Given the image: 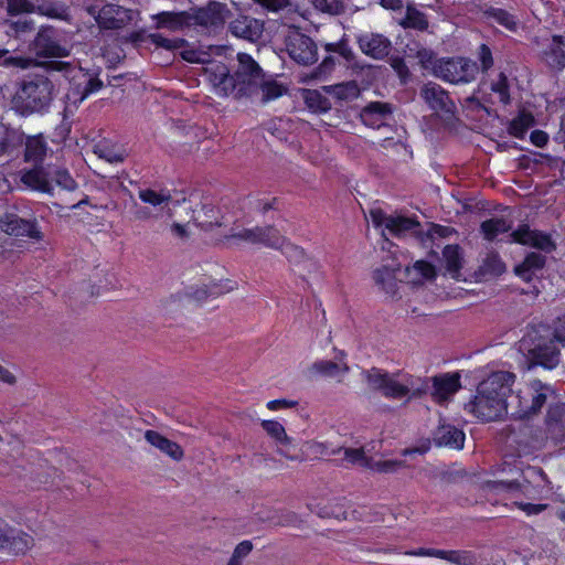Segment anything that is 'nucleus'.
Masks as SVG:
<instances>
[{
	"mask_svg": "<svg viewBox=\"0 0 565 565\" xmlns=\"http://www.w3.org/2000/svg\"><path fill=\"white\" fill-rule=\"evenodd\" d=\"M491 89L499 94L502 104L507 105L510 103L508 78L503 73H500L499 81L491 85Z\"/></svg>",
	"mask_w": 565,
	"mask_h": 565,
	"instance_id": "nucleus-56",
	"label": "nucleus"
},
{
	"mask_svg": "<svg viewBox=\"0 0 565 565\" xmlns=\"http://www.w3.org/2000/svg\"><path fill=\"white\" fill-rule=\"evenodd\" d=\"M259 92L262 93V103H267L282 96L284 93H286V88L275 79L268 78L266 74H264L262 84L259 85Z\"/></svg>",
	"mask_w": 565,
	"mask_h": 565,
	"instance_id": "nucleus-42",
	"label": "nucleus"
},
{
	"mask_svg": "<svg viewBox=\"0 0 565 565\" xmlns=\"http://www.w3.org/2000/svg\"><path fill=\"white\" fill-rule=\"evenodd\" d=\"M393 108L388 103L371 102L362 108L360 117L365 126L379 129L392 117Z\"/></svg>",
	"mask_w": 565,
	"mask_h": 565,
	"instance_id": "nucleus-22",
	"label": "nucleus"
},
{
	"mask_svg": "<svg viewBox=\"0 0 565 565\" xmlns=\"http://www.w3.org/2000/svg\"><path fill=\"white\" fill-rule=\"evenodd\" d=\"M545 265V256L540 253H530L524 260L514 267L516 276L524 281L530 282L535 276L536 270H540Z\"/></svg>",
	"mask_w": 565,
	"mask_h": 565,
	"instance_id": "nucleus-31",
	"label": "nucleus"
},
{
	"mask_svg": "<svg viewBox=\"0 0 565 565\" xmlns=\"http://www.w3.org/2000/svg\"><path fill=\"white\" fill-rule=\"evenodd\" d=\"M46 152V143L42 136L29 137L25 142L24 159L25 161L39 162Z\"/></svg>",
	"mask_w": 565,
	"mask_h": 565,
	"instance_id": "nucleus-39",
	"label": "nucleus"
},
{
	"mask_svg": "<svg viewBox=\"0 0 565 565\" xmlns=\"http://www.w3.org/2000/svg\"><path fill=\"white\" fill-rule=\"evenodd\" d=\"M431 396L437 403L449 399L460 388V375L458 373H445L431 377Z\"/></svg>",
	"mask_w": 565,
	"mask_h": 565,
	"instance_id": "nucleus-23",
	"label": "nucleus"
},
{
	"mask_svg": "<svg viewBox=\"0 0 565 565\" xmlns=\"http://www.w3.org/2000/svg\"><path fill=\"white\" fill-rule=\"evenodd\" d=\"M404 466L402 460H373L370 459L369 469L380 473H392Z\"/></svg>",
	"mask_w": 565,
	"mask_h": 565,
	"instance_id": "nucleus-53",
	"label": "nucleus"
},
{
	"mask_svg": "<svg viewBox=\"0 0 565 565\" xmlns=\"http://www.w3.org/2000/svg\"><path fill=\"white\" fill-rule=\"evenodd\" d=\"M9 54L8 50L0 49V65L2 66H13L22 70H26L32 65L41 66L46 72H60L67 73L72 70V64L63 61H46V62H36L31 57L23 56H7Z\"/></svg>",
	"mask_w": 565,
	"mask_h": 565,
	"instance_id": "nucleus-18",
	"label": "nucleus"
},
{
	"mask_svg": "<svg viewBox=\"0 0 565 565\" xmlns=\"http://www.w3.org/2000/svg\"><path fill=\"white\" fill-rule=\"evenodd\" d=\"M265 22L249 15L239 14L228 24L232 35L252 43L260 40L264 33Z\"/></svg>",
	"mask_w": 565,
	"mask_h": 565,
	"instance_id": "nucleus-19",
	"label": "nucleus"
},
{
	"mask_svg": "<svg viewBox=\"0 0 565 565\" xmlns=\"http://www.w3.org/2000/svg\"><path fill=\"white\" fill-rule=\"evenodd\" d=\"M557 398L553 386L540 380L530 382L527 387L519 391L511 399L510 417L525 419L539 415L544 405Z\"/></svg>",
	"mask_w": 565,
	"mask_h": 565,
	"instance_id": "nucleus-6",
	"label": "nucleus"
},
{
	"mask_svg": "<svg viewBox=\"0 0 565 565\" xmlns=\"http://www.w3.org/2000/svg\"><path fill=\"white\" fill-rule=\"evenodd\" d=\"M515 377L510 371L491 372L478 384L473 399L465 405V409L483 422L510 416Z\"/></svg>",
	"mask_w": 565,
	"mask_h": 565,
	"instance_id": "nucleus-1",
	"label": "nucleus"
},
{
	"mask_svg": "<svg viewBox=\"0 0 565 565\" xmlns=\"http://www.w3.org/2000/svg\"><path fill=\"white\" fill-rule=\"evenodd\" d=\"M138 195L142 202L151 204L152 206H161L162 210L168 207V214L169 216H172L171 209L169 207V204L172 202V198L169 192H157L152 189H142L139 191Z\"/></svg>",
	"mask_w": 565,
	"mask_h": 565,
	"instance_id": "nucleus-35",
	"label": "nucleus"
},
{
	"mask_svg": "<svg viewBox=\"0 0 565 565\" xmlns=\"http://www.w3.org/2000/svg\"><path fill=\"white\" fill-rule=\"evenodd\" d=\"M0 228L11 236H26L35 241H40L43 237L36 220H25L15 213L3 214L0 217Z\"/></svg>",
	"mask_w": 565,
	"mask_h": 565,
	"instance_id": "nucleus-14",
	"label": "nucleus"
},
{
	"mask_svg": "<svg viewBox=\"0 0 565 565\" xmlns=\"http://www.w3.org/2000/svg\"><path fill=\"white\" fill-rule=\"evenodd\" d=\"M286 51L291 60L300 65H311L318 61V47L315 41L298 29L288 32L285 39Z\"/></svg>",
	"mask_w": 565,
	"mask_h": 565,
	"instance_id": "nucleus-10",
	"label": "nucleus"
},
{
	"mask_svg": "<svg viewBox=\"0 0 565 565\" xmlns=\"http://www.w3.org/2000/svg\"><path fill=\"white\" fill-rule=\"evenodd\" d=\"M181 57L189 63H206L209 55L205 52L189 49L180 52Z\"/></svg>",
	"mask_w": 565,
	"mask_h": 565,
	"instance_id": "nucleus-59",
	"label": "nucleus"
},
{
	"mask_svg": "<svg viewBox=\"0 0 565 565\" xmlns=\"http://www.w3.org/2000/svg\"><path fill=\"white\" fill-rule=\"evenodd\" d=\"M7 12L9 15L35 12L34 2L30 0H7Z\"/></svg>",
	"mask_w": 565,
	"mask_h": 565,
	"instance_id": "nucleus-54",
	"label": "nucleus"
},
{
	"mask_svg": "<svg viewBox=\"0 0 565 565\" xmlns=\"http://www.w3.org/2000/svg\"><path fill=\"white\" fill-rule=\"evenodd\" d=\"M33 545V537L28 533L9 526L0 519V550L13 554H24Z\"/></svg>",
	"mask_w": 565,
	"mask_h": 565,
	"instance_id": "nucleus-17",
	"label": "nucleus"
},
{
	"mask_svg": "<svg viewBox=\"0 0 565 565\" xmlns=\"http://www.w3.org/2000/svg\"><path fill=\"white\" fill-rule=\"evenodd\" d=\"M419 94L429 108L444 119L451 120L456 117V104L440 85L428 82L420 88Z\"/></svg>",
	"mask_w": 565,
	"mask_h": 565,
	"instance_id": "nucleus-12",
	"label": "nucleus"
},
{
	"mask_svg": "<svg viewBox=\"0 0 565 565\" xmlns=\"http://www.w3.org/2000/svg\"><path fill=\"white\" fill-rule=\"evenodd\" d=\"M34 7L35 12L49 18L66 20L68 17L67 8L57 1L35 0Z\"/></svg>",
	"mask_w": 565,
	"mask_h": 565,
	"instance_id": "nucleus-34",
	"label": "nucleus"
},
{
	"mask_svg": "<svg viewBox=\"0 0 565 565\" xmlns=\"http://www.w3.org/2000/svg\"><path fill=\"white\" fill-rule=\"evenodd\" d=\"M443 255L448 273L451 274L452 277H457L462 266V258L459 246L447 245L443 250Z\"/></svg>",
	"mask_w": 565,
	"mask_h": 565,
	"instance_id": "nucleus-41",
	"label": "nucleus"
},
{
	"mask_svg": "<svg viewBox=\"0 0 565 565\" xmlns=\"http://www.w3.org/2000/svg\"><path fill=\"white\" fill-rule=\"evenodd\" d=\"M390 64L403 82H405L409 77L411 73L404 58L398 56L392 57Z\"/></svg>",
	"mask_w": 565,
	"mask_h": 565,
	"instance_id": "nucleus-63",
	"label": "nucleus"
},
{
	"mask_svg": "<svg viewBox=\"0 0 565 565\" xmlns=\"http://www.w3.org/2000/svg\"><path fill=\"white\" fill-rule=\"evenodd\" d=\"M396 270H399V267L383 265L373 271L375 285L391 297L397 294Z\"/></svg>",
	"mask_w": 565,
	"mask_h": 565,
	"instance_id": "nucleus-26",
	"label": "nucleus"
},
{
	"mask_svg": "<svg viewBox=\"0 0 565 565\" xmlns=\"http://www.w3.org/2000/svg\"><path fill=\"white\" fill-rule=\"evenodd\" d=\"M262 427L264 430L275 439V441L289 443V436L286 434L284 426L276 420H263Z\"/></svg>",
	"mask_w": 565,
	"mask_h": 565,
	"instance_id": "nucleus-52",
	"label": "nucleus"
},
{
	"mask_svg": "<svg viewBox=\"0 0 565 565\" xmlns=\"http://www.w3.org/2000/svg\"><path fill=\"white\" fill-rule=\"evenodd\" d=\"M305 103L313 111L326 113L331 109L332 104L318 90L308 89L305 94Z\"/></svg>",
	"mask_w": 565,
	"mask_h": 565,
	"instance_id": "nucleus-45",
	"label": "nucleus"
},
{
	"mask_svg": "<svg viewBox=\"0 0 565 565\" xmlns=\"http://www.w3.org/2000/svg\"><path fill=\"white\" fill-rule=\"evenodd\" d=\"M339 100H352L360 95V88L355 82H348L334 86L324 87Z\"/></svg>",
	"mask_w": 565,
	"mask_h": 565,
	"instance_id": "nucleus-44",
	"label": "nucleus"
},
{
	"mask_svg": "<svg viewBox=\"0 0 565 565\" xmlns=\"http://www.w3.org/2000/svg\"><path fill=\"white\" fill-rule=\"evenodd\" d=\"M88 13L95 18L98 26L104 30L124 29L134 21L137 14L134 10L113 3H107L100 9L95 6L89 7Z\"/></svg>",
	"mask_w": 565,
	"mask_h": 565,
	"instance_id": "nucleus-11",
	"label": "nucleus"
},
{
	"mask_svg": "<svg viewBox=\"0 0 565 565\" xmlns=\"http://www.w3.org/2000/svg\"><path fill=\"white\" fill-rule=\"evenodd\" d=\"M356 43L361 52L373 60H384L390 55L393 47L387 36L375 32L359 34Z\"/></svg>",
	"mask_w": 565,
	"mask_h": 565,
	"instance_id": "nucleus-16",
	"label": "nucleus"
},
{
	"mask_svg": "<svg viewBox=\"0 0 565 565\" xmlns=\"http://www.w3.org/2000/svg\"><path fill=\"white\" fill-rule=\"evenodd\" d=\"M511 227L512 224L503 217H492L480 225L481 233L488 241H493L499 234L509 232Z\"/></svg>",
	"mask_w": 565,
	"mask_h": 565,
	"instance_id": "nucleus-36",
	"label": "nucleus"
},
{
	"mask_svg": "<svg viewBox=\"0 0 565 565\" xmlns=\"http://www.w3.org/2000/svg\"><path fill=\"white\" fill-rule=\"evenodd\" d=\"M544 433L554 445L565 441V403L550 404L544 418Z\"/></svg>",
	"mask_w": 565,
	"mask_h": 565,
	"instance_id": "nucleus-15",
	"label": "nucleus"
},
{
	"mask_svg": "<svg viewBox=\"0 0 565 565\" xmlns=\"http://www.w3.org/2000/svg\"><path fill=\"white\" fill-rule=\"evenodd\" d=\"M335 66V60L333 56H327L323 58V61L319 64L317 68L312 72V77L315 78H323L328 74H330Z\"/></svg>",
	"mask_w": 565,
	"mask_h": 565,
	"instance_id": "nucleus-58",
	"label": "nucleus"
},
{
	"mask_svg": "<svg viewBox=\"0 0 565 565\" xmlns=\"http://www.w3.org/2000/svg\"><path fill=\"white\" fill-rule=\"evenodd\" d=\"M504 271L505 264L502 262L500 256L494 252H490L482 259V263L478 269V275L482 279H488L490 277L500 276Z\"/></svg>",
	"mask_w": 565,
	"mask_h": 565,
	"instance_id": "nucleus-33",
	"label": "nucleus"
},
{
	"mask_svg": "<svg viewBox=\"0 0 565 565\" xmlns=\"http://www.w3.org/2000/svg\"><path fill=\"white\" fill-rule=\"evenodd\" d=\"M284 247L286 257L292 265L298 267V273L301 277L305 276L306 271L310 273L311 270L317 269V264L307 256L301 247L287 242Z\"/></svg>",
	"mask_w": 565,
	"mask_h": 565,
	"instance_id": "nucleus-27",
	"label": "nucleus"
},
{
	"mask_svg": "<svg viewBox=\"0 0 565 565\" xmlns=\"http://www.w3.org/2000/svg\"><path fill=\"white\" fill-rule=\"evenodd\" d=\"M362 376L372 391L379 392L391 399L418 398L429 390L427 380L423 381L420 385H416V380L411 374L388 373L375 366L363 371Z\"/></svg>",
	"mask_w": 565,
	"mask_h": 565,
	"instance_id": "nucleus-4",
	"label": "nucleus"
},
{
	"mask_svg": "<svg viewBox=\"0 0 565 565\" xmlns=\"http://www.w3.org/2000/svg\"><path fill=\"white\" fill-rule=\"evenodd\" d=\"M344 353L340 352L337 361L320 360L315 362L310 370L321 376L335 377L338 374H347L350 370L344 361Z\"/></svg>",
	"mask_w": 565,
	"mask_h": 565,
	"instance_id": "nucleus-28",
	"label": "nucleus"
},
{
	"mask_svg": "<svg viewBox=\"0 0 565 565\" xmlns=\"http://www.w3.org/2000/svg\"><path fill=\"white\" fill-rule=\"evenodd\" d=\"M488 18H492L498 24L504 26L509 31H515L518 22L515 18L507 10L500 8H490L486 11Z\"/></svg>",
	"mask_w": 565,
	"mask_h": 565,
	"instance_id": "nucleus-48",
	"label": "nucleus"
},
{
	"mask_svg": "<svg viewBox=\"0 0 565 565\" xmlns=\"http://www.w3.org/2000/svg\"><path fill=\"white\" fill-rule=\"evenodd\" d=\"M264 9L273 12L280 11L290 4V0H253Z\"/></svg>",
	"mask_w": 565,
	"mask_h": 565,
	"instance_id": "nucleus-64",
	"label": "nucleus"
},
{
	"mask_svg": "<svg viewBox=\"0 0 565 565\" xmlns=\"http://www.w3.org/2000/svg\"><path fill=\"white\" fill-rule=\"evenodd\" d=\"M552 338L565 347V315L562 317H558L554 322L552 327Z\"/></svg>",
	"mask_w": 565,
	"mask_h": 565,
	"instance_id": "nucleus-60",
	"label": "nucleus"
},
{
	"mask_svg": "<svg viewBox=\"0 0 565 565\" xmlns=\"http://www.w3.org/2000/svg\"><path fill=\"white\" fill-rule=\"evenodd\" d=\"M21 181L32 190L52 194V182L66 191H74L77 188L76 181L66 169L54 168L49 171L32 169L22 174Z\"/></svg>",
	"mask_w": 565,
	"mask_h": 565,
	"instance_id": "nucleus-7",
	"label": "nucleus"
},
{
	"mask_svg": "<svg viewBox=\"0 0 565 565\" xmlns=\"http://www.w3.org/2000/svg\"><path fill=\"white\" fill-rule=\"evenodd\" d=\"M94 153L110 163L121 162L126 157L125 150L117 148L108 141H99L96 143L94 146Z\"/></svg>",
	"mask_w": 565,
	"mask_h": 565,
	"instance_id": "nucleus-40",
	"label": "nucleus"
},
{
	"mask_svg": "<svg viewBox=\"0 0 565 565\" xmlns=\"http://www.w3.org/2000/svg\"><path fill=\"white\" fill-rule=\"evenodd\" d=\"M148 39L153 43L157 47H162L168 51H175L179 49H183L188 45L186 40L184 39H167L161 34H149Z\"/></svg>",
	"mask_w": 565,
	"mask_h": 565,
	"instance_id": "nucleus-50",
	"label": "nucleus"
},
{
	"mask_svg": "<svg viewBox=\"0 0 565 565\" xmlns=\"http://www.w3.org/2000/svg\"><path fill=\"white\" fill-rule=\"evenodd\" d=\"M478 65L467 58L441 60L434 65V74L449 83H469L475 79Z\"/></svg>",
	"mask_w": 565,
	"mask_h": 565,
	"instance_id": "nucleus-9",
	"label": "nucleus"
},
{
	"mask_svg": "<svg viewBox=\"0 0 565 565\" xmlns=\"http://www.w3.org/2000/svg\"><path fill=\"white\" fill-rule=\"evenodd\" d=\"M153 19L157 20L158 29H169L172 31L182 30L188 26V11L182 12H160L153 15Z\"/></svg>",
	"mask_w": 565,
	"mask_h": 565,
	"instance_id": "nucleus-32",
	"label": "nucleus"
},
{
	"mask_svg": "<svg viewBox=\"0 0 565 565\" xmlns=\"http://www.w3.org/2000/svg\"><path fill=\"white\" fill-rule=\"evenodd\" d=\"M550 329L544 324L532 327L522 339L521 343L526 350V369L543 367L554 370L561 364V350L555 340L548 334Z\"/></svg>",
	"mask_w": 565,
	"mask_h": 565,
	"instance_id": "nucleus-5",
	"label": "nucleus"
},
{
	"mask_svg": "<svg viewBox=\"0 0 565 565\" xmlns=\"http://www.w3.org/2000/svg\"><path fill=\"white\" fill-rule=\"evenodd\" d=\"M542 58L552 68L562 70L565 67V51L563 50L562 36H552L546 49L542 53Z\"/></svg>",
	"mask_w": 565,
	"mask_h": 565,
	"instance_id": "nucleus-29",
	"label": "nucleus"
},
{
	"mask_svg": "<svg viewBox=\"0 0 565 565\" xmlns=\"http://www.w3.org/2000/svg\"><path fill=\"white\" fill-rule=\"evenodd\" d=\"M277 445L278 454L284 456L285 458L294 461L301 460V456L295 451L296 446L294 445V440L291 437H289V443L277 441Z\"/></svg>",
	"mask_w": 565,
	"mask_h": 565,
	"instance_id": "nucleus-57",
	"label": "nucleus"
},
{
	"mask_svg": "<svg viewBox=\"0 0 565 565\" xmlns=\"http://www.w3.org/2000/svg\"><path fill=\"white\" fill-rule=\"evenodd\" d=\"M55 85L44 74L24 76L17 83L11 99L12 109L21 116L46 113L55 97Z\"/></svg>",
	"mask_w": 565,
	"mask_h": 565,
	"instance_id": "nucleus-3",
	"label": "nucleus"
},
{
	"mask_svg": "<svg viewBox=\"0 0 565 565\" xmlns=\"http://www.w3.org/2000/svg\"><path fill=\"white\" fill-rule=\"evenodd\" d=\"M534 124V117L530 113H521L509 126L510 135L522 139L527 129Z\"/></svg>",
	"mask_w": 565,
	"mask_h": 565,
	"instance_id": "nucleus-46",
	"label": "nucleus"
},
{
	"mask_svg": "<svg viewBox=\"0 0 565 565\" xmlns=\"http://www.w3.org/2000/svg\"><path fill=\"white\" fill-rule=\"evenodd\" d=\"M10 28L17 35L28 33L34 29V22L31 19L20 18L10 23Z\"/></svg>",
	"mask_w": 565,
	"mask_h": 565,
	"instance_id": "nucleus-62",
	"label": "nucleus"
},
{
	"mask_svg": "<svg viewBox=\"0 0 565 565\" xmlns=\"http://www.w3.org/2000/svg\"><path fill=\"white\" fill-rule=\"evenodd\" d=\"M327 52L338 53L347 62H352L355 58V54L349 45L348 39L343 36L337 43H327L324 45Z\"/></svg>",
	"mask_w": 565,
	"mask_h": 565,
	"instance_id": "nucleus-51",
	"label": "nucleus"
},
{
	"mask_svg": "<svg viewBox=\"0 0 565 565\" xmlns=\"http://www.w3.org/2000/svg\"><path fill=\"white\" fill-rule=\"evenodd\" d=\"M416 56L424 68L434 70V65L438 64L439 62L436 60L434 52L428 49L418 50Z\"/></svg>",
	"mask_w": 565,
	"mask_h": 565,
	"instance_id": "nucleus-61",
	"label": "nucleus"
},
{
	"mask_svg": "<svg viewBox=\"0 0 565 565\" xmlns=\"http://www.w3.org/2000/svg\"><path fill=\"white\" fill-rule=\"evenodd\" d=\"M231 11L227 6L221 2L212 1L206 7L188 11V26L220 28L230 17Z\"/></svg>",
	"mask_w": 565,
	"mask_h": 565,
	"instance_id": "nucleus-13",
	"label": "nucleus"
},
{
	"mask_svg": "<svg viewBox=\"0 0 565 565\" xmlns=\"http://www.w3.org/2000/svg\"><path fill=\"white\" fill-rule=\"evenodd\" d=\"M401 25L405 29L425 31L428 28V21L423 12L413 7H407L406 15L402 20Z\"/></svg>",
	"mask_w": 565,
	"mask_h": 565,
	"instance_id": "nucleus-43",
	"label": "nucleus"
},
{
	"mask_svg": "<svg viewBox=\"0 0 565 565\" xmlns=\"http://www.w3.org/2000/svg\"><path fill=\"white\" fill-rule=\"evenodd\" d=\"M193 220L204 231H212L224 224V215L221 209L211 200L201 202L200 206L193 210Z\"/></svg>",
	"mask_w": 565,
	"mask_h": 565,
	"instance_id": "nucleus-21",
	"label": "nucleus"
},
{
	"mask_svg": "<svg viewBox=\"0 0 565 565\" xmlns=\"http://www.w3.org/2000/svg\"><path fill=\"white\" fill-rule=\"evenodd\" d=\"M510 236L515 243L529 245L544 252H552L555 249V244L550 235L540 231L531 230L527 224L520 225L511 233Z\"/></svg>",
	"mask_w": 565,
	"mask_h": 565,
	"instance_id": "nucleus-20",
	"label": "nucleus"
},
{
	"mask_svg": "<svg viewBox=\"0 0 565 565\" xmlns=\"http://www.w3.org/2000/svg\"><path fill=\"white\" fill-rule=\"evenodd\" d=\"M433 439L437 446L461 449L465 443V434L452 425H440L434 431Z\"/></svg>",
	"mask_w": 565,
	"mask_h": 565,
	"instance_id": "nucleus-25",
	"label": "nucleus"
},
{
	"mask_svg": "<svg viewBox=\"0 0 565 565\" xmlns=\"http://www.w3.org/2000/svg\"><path fill=\"white\" fill-rule=\"evenodd\" d=\"M439 558L448 561L455 565H476L477 555L472 551L467 550H440Z\"/></svg>",
	"mask_w": 565,
	"mask_h": 565,
	"instance_id": "nucleus-37",
	"label": "nucleus"
},
{
	"mask_svg": "<svg viewBox=\"0 0 565 565\" xmlns=\"http://www.w3.org/2000/svg\"><path fill=\"white\" fill-rule=\"evenodd\" d=\"M419 226L420 224L416 220L405 216H391L386 223V230L394 236L412 233L423 241Z\"/></svg>",
	"mask_w": 565,
	"mask_h": 565,
	"instance_id": "nucleus-30",
	"label": "nucleus"
},
{
	"mask_svg": "<svg viewBox=\"0 0 565 565\" xmlns=\"http://www.w3.org/2000/svg\"><path fill=\"white\" fill-rule=\"evenodd\" d=\"M237 62L238 65L233 75L228 74L225 65L216 66L213 78L215 88L222 95H232L235 99L257 95L264 71L247 53H238Z\"/></svg>",
	"mask_w": 565,
	"mask_h": 565,
	"instance_id": "nucleus-2",
	"label": "nucleus"
},
{
	"mask_svg": "<svg viewBox=\"0 0 565 565\" xmlns=\"http://www.w3.org/2000/svg\"><path fill=\"white\" fill-rule=\"evenodd\" d=\"M29 47L41 58H63L71 54V47L52 25L41 26Z\"/></svg>",
	"mask_w": 565,
	"mask_h": 565,
	"instance_id": "nucleus-8",
	"label": "nucleus"
},
{
	"mask_svg": "<svg viewBox=\"0 0 565 565\" xmlns=\"http://www.w3.org/2000/svg\"><path fill=\"white\" fill-rule=\"evenodd\" d=\"M145 439L153 447L159 449L161 452L169 456L174 461H181L184 458V451L182 447L173 441L161 435L159 431L156 430H146L145 433Z\"/></svg>",
	"mask_w": 565,
	"mask_h": 565,
	"instance_id": "nucleus-24",
	"label": "nucleus"
},
{
	"mask_svg": "<svg viewBox=\"0 0 565 565\" xmlns=\"http://www.w3.org/2000/svg\"><path fill=\"white\" fill-rule=\"evenodd\" d=\"M258 239L259 244L275 249L282 248L286 243V238L273 225L258 226Z\"/></svg>",
	"mask_w": 565,
	"mask_h": 565,
	"instance_id": "nucleus-38",
	"label": "nucleus"
},
{
	"mask_svg": "<svg viewBox=\"0 0 565 565\" xmlns=\"http://www.w3.org/2000/svg\"><path fill=\"white\" fill-rule=\"evenodd\" d=\"M344 459L354 466H359V467L369 469L371 458L366 457L363 448H359V449L345 448L344 449Z\"/></svg>",
	"mask_w": 565,
	"mask_h": 565,
	"instance_id": "nucleus-55",
	"label": "nucleus"
},
{
	"mask_svg": "<svg viewBox=\"0 0 565 565\" xmlns=\"http://www.w3.org/2000/svg\"><path fill=\"white\" fill-rule=\"evenodd\" d=\"M226 242L238 241L248 244H259L258 239V226L253 228H231L230 234L224 236Z\"/></svg>",
	"mask_w": 565,
	"mask_h": 565,
	"instance_id": "nucleus-47",
	"label": "nucleus"
},
{
	"mask_svg": "<svg viewBox=\"0 0 565 565\" xmlns=\"http://www.w3.org/2000/svg\"><path fill=\"white\" fill-rule=\"evenodd\" d=\"M311 3L316 10L330 15H339L345 11L342 0H311Z\"/></svg>",
	"mask_w": 565,
	"mask_h": 565,
	"instance_id": "nucleus-49",
	"label": "nucleus"
}]
</instances>
